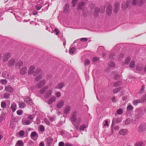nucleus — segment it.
Returning a JSON list of instances; mask_svg holds the SVG:
<instances>
[{
  "mask_svg": "<svg viewBox=\"0 0 146 146\" xmlns=\"http://www.w3.org/2000/svg\"><path fill=\"white\" fill-rule=\"evenodd\" d=\"M145 88V86L144 85H143L141 88L138 91V93L141 94L143 93L144 91Z\"/></svg>",
  "mask_w": 146,
  "mask_h": 146,
  "instance_id": "39",
  "label": "nucleus"
},
{
  "mask_svg": "<svg viewBox=\"0 0 146 146\" xmlns=\"http://www.w3.org/2000/svg\"><path fill=\"white\" fill-rule=\"evenodd\" d=\"M121 82L120 81H118L117 82H114L113 85L114 87H117L121 85Z\"/></svg>",
  "mask_w": 146,
  "mask_h": 146,
  "instance_id": "34",
  "label": "nucleus"
},
{
  "mask_svg": "<svg viewBox=\"0 0 146 146\" xmlns=\"http://www.w3.org/2000/svg\"><path fill=\"white\" fill-rule=\"evenodd\" d=\"M0 82L3 85H5L7 84V81L5 80L1 79L0 80Z\"/></svg>",
  "mask_w": 146,
  "mask_h": 146,
  "instance_id": "43",
  "label": "nucleus"
},
{
  "mask_svg": "<svg viewBox=\"0 0 146 146\" xmlns=\"http://www.w3.org/2000/svg\"><path fill=\"white\" fill-rule=\"evenodd\" d=\"M130 57H128L125 60V63L126 64H128L130 62Z\"/></svg>",
  "mask_w": 146,
  "mask_h": 146,
  "instance_id": "42",
  "label": "nucleus"
},
{
  "mask_svg": "<svg viewBox=\"0 0 146 146\" xmlns=\"http://www.w3.org/2000/svg\"><path fill=\"white\" fill-rule=\"evenodd\" d=\"M19 134L20 136H23L24 134V131L23 130H21L20 131L19 133Z\"/></svg>",
  "mask_w": 146,
  "mask_h": 146,
  "instance_id": "52",
  "label": "nucleus"
},
{
  "mask_svg": "<svg viewBox=\"0 0 146 146\" xmlns=\"http://www.w3.org/2000/svg\"><path fill=\"white\" fill-rule=\"evenodd\" d=\"M11 57V54L8 52L5 53L3 56V61L4 62L7 61Z\"/></svg>",
  "mask_w": 146,
  "mask_h": 146,
  "instance_id": "3",
  "label": "nucleus"
},
{
  "mask_svg": "<svg viewBox=\"0 0 146 146\" xmlns=\"http://www.w3.org/2000/svg\"><path fill=\"white\" fill-rule=\"evenodd\" d=\"M1 106L2 108L5 107L6 106V103L3 101L1 102Z\"/></svg>",
  "mask_w": 146,
  "mask_h": 146,
  "instance_id": "57",
  "label": "nucleus"
},
{
  "mask_svg": "<svg viewBox=\"0 0 146 146\" xmlns=\"http://www.w3.org/2000/svg\"><path fill=\"white\" fill-rule=\"evenodd\" d=\"M32 123V121L27 119H23L22 120V123L24 125H29Z\"/></svg>",
  "mask_w": 146,
  "mask_h": 146,
  "instance_id": "18",
  "label": "nucleus"
},
{
  "mask_svg": "<svg viewBox=\"0 0 146 146\" xmlns=\"http://www.w3.org/2000/svg\"><path fill=\"white\" fill-rule=\"evenodd\" d=\"M86 4V3L81 1L78 4V10H80L81 11L84 9V6Z\"/></svg>",
  "mask_w": 146,
  "mask_h": 146,
  "instance_id": "5",
  "label": "nucleus"
},
{
  "mask_svg": "<svg viewBox=\"0 0 146 146\" xmlns=\"http://www.w3.org/2000/svg\"><path fill=\"white\" fill-rule=\"evenodd\" d=\"M5 90L8 92L11 93L13 92V89L11 86L8 85L5 88Z\"/></svg>",
  "mask_w": 146,
  "mask_h": 146,
  "instance_id": "24",
  "label": "nucleus"
},
{
  "mask_svg": "<svg viewBox=\"0 0 146 146\" xmlns=\"http://www.w3.org/2000/svg\"><path fill=\"white\" fill-rule=\"evenodd\" d=\"M121 122V120L119 118H115L113 119L112 123H115L118 124Z\"/></svg>",
  "mask_w": 146,
  "mask_h": 146,
  "instance_id": "17",
  "label": "nucleus"
},
{
  "mask_svg": "<svg viewBox=\"0 0 146 146\" xmlns=\"http://www.w3.org/2000/svg\"><path fill=\"white\" fill-rule=\"evenodd\" d=\"M133 109L134 108L131 105H128L126 108L127 111H132Z\"/></svg>",
  "mask_w": 146,
  "mask_h": 146,
  "instance_id": "32",
  "label": "nucleus"
},
{
  "mask_svg": "<svg viewBox=\"0 0 146 146\" xmlns=\"http://www.w3.org/2000/svg\"><path fill=\"white\" fill-rule=\"evenodd\" d=\"M42 7L41 5L40 4H38L36 5V9L37 10H39L40 9H41V8Z\"/></svg>",
  "mask_w": 146,
  "mask_h": 146,
  "instance_id": "58",
  "label": "nucleus"
},
{
  "mask_svg": "<svg viewBox=\"0 0 146 146\" xmlns=\"http://www.w3.org/2000/svg\"><path fill=\"white\" fill-rule=\"evenodd\" d=\"M30 136L31 139L35 141L38 137V135L37 133L35 131L31 132Z\"/></svg>",
  "mask_w": 146,
  "mask_h": 146,
  "instance_id": "7",
  "label": "nucleus"
},
{
  "mask_svg": "<svg viewBox=\"0 0 146 146\" xmlns=\"http://www.w3.org/2000/svg\"><path fill=\"white\" fill-rule=\"evenodd\" d=\"M135 62L134 60H132L131 62L129 65V67L132 68H133L134 67L135 65Z\"/></svg>",
  "mask_w": 146,
  "mask_h": 146,
  "instance_id": "37",
  "label": "nucleus"
},
{
  "mask_svg": "<svg viewBox=\"0 0 146 146\" xmlns=\"http://www.w3.org/2000/svg\"><path fill=\"white\" fill-rule=\"evenodd\" d=\"M27 68L24 67L21 70L20 73L21 74L24 75L26 73L27 70Z\"/></svg>",
  "mask_w": 146,
  "mask_h": 146,
  "instance_id": "25",
  "label": "nucleus"
},
{
  "mask_svg": "<svg viewBox=\"0 0 146 146\" xmlns=\"http://www.w3.org/2000/svg\"><path fill=\"white\" fill-rule=\"evenodd\" d=\"M86 128V126L85 125H81L79 127V129L80 130H83L85 128Z\"/></svg>",
  "mask_w": 146,
  "mask_h": 146,
  "instance_id": "48",
  "label": "nucleus"
},
{
  "mask_svg": "<svg viewBox=\"0 0 146 146\" xmlns=\"http://www.w3.org/2000/svg\"><path fill=\"white\" fill-rule=\"evenodd\" d=\"M108 65L110 67H114L115 66L114 63L111 61H110L108 62Z\"/></svg>",
  "mask_w": 146,
  "mask_h": 146,
  "instance_id": "38",
  "label": "nucleus"
},
{
  "mask_svg": "<svg viewBox=\"0 0 146 146\" xmlns=\"http://www.w3.org/2000/svg\"><path fill=\"white\" fill-rule=\"evenodd\" d=\"M145 111L141 109L138 110L137 113L135 115L136 119H138L140 118L144 114Z\"/></svg>",
  "mask_w": 146,
  "mask_h": 146,
  "instance_id": "1",
  "label": "nucleus"
},
{
  "mask_svg": "<svg viewBox=\"0 0 146 146\" xmlns=\"http://www.w3.org/2000/svg\"><path fill=\"white\" fill-rule=\"evenodd\" d=\"M64 85V83L62 82H61L58 84L57 86H56L55 88L58 89H61L62 88Z\"/></svg>",
  "mask_w": 146,
  "mask_h": 146,
  "instance_id": "26",
  "label": "nucleus"
},
{
  "mask_svg": "<svg viewBox=\"0 0 146 146\" xmlns=\"http://www.w3.org/2000/svg\"><path fill=\"white\" fill-rule=\"evenodd\" d=\"M120 78V76L119 75L116 74L113 77V79L115 80H117Z\"/></svg>",
  "mask_w": 146,
  "mask_h": 146,
  "instance_id": "59",
  "label": "nucleus"
},
{
  "mask_svg": "<svg viewBox=\"0 0 146 146\" xmlns=\"http://www.w3.org/2000/svg\"><path fill=\"white\" fill-rule=\"evenodd\" d=\"M143 145V143L141 141H138L135 144V146H141Z\"/></svg>",
  "mask_w": 146,
  "mask_h": 146,
  "instance_id": "47",
  "label": "nucleus"
},
{
  "mask_svg": "<svg viewBox=\"0 0 146 146\" xmlns=\"http://www.w3.org/2000/svg\"><path fill=\"white\" fill-rule=\"evenodd\" d=\"M44 122L46 124L48 125H50V122H49V121H48V120L47 119L45 118L44 119Z\"/></svg>",
  "mask_w": 146,
  "mask_h": 146,
  "instance_id": "61",
  "label": "nucleus"
},
{
  "mask_svg": "<svg viewBox=\"0 0 146 146\" xmlns=\"http://www.w3.org/2000/svg\"><path fill=\"white\" fill-rule=\"evenodd\" d=\"M23 61H20L18 63H17L16 65V67L17 68H19L23 65Z\"/></svg>",
  "mask_w": 146,
  "mask_h": 146,
  "instance_id": "29",
  "label": "nucleus"
},
{
  "mask_svg": "<svg viewBox=\"0 0 146 146\" xmlns=\"http://www.w3.org/2000/svg\"><path fill=\"white\" fill-rule=\"evenodd\" d=\"M46 91V90L43 87L40 90L39 92L41 94H43Z\"/></svg>",
  "mask_w": 146,
  "mask_h": 146,
  "instance_id": "51",
  "label": "nucleus"
},
{
  "mask_svg": "<svg viewBox=\"0 0 146 146\" xmlns=\"http://www.w3.org/2000/svg\"><path fill=\"white\" fill-rule=\"evenodd\" d=\"M120 5L118 3L116 2L115 4L113 12L114 13H117L119 9Z\"/></svg>",
  "mask_w": 146,
  "mask_h": 146,
  "instance_id": "8",
  "label": "nucleus"
},
{
  "mask_svg": "<svg viewBox=\"0 0 146 146\" xmlns=\"http://www.w3.org/2000/svg\"><path fill=\"white\" fill-rule=\"evenodd\" d=\"M40 71V70L39 69H37L35 71L33 74V75L34 76H36L37 74Z\"/></svg>",
  "mask_w": 146,
  "mask_h": 146,
  "instance_id": "44",
  "label": "nucleus"
},
{
  "mask_svg": "<svg viewBox=\"0 0 146 146\" xmlns=\"http://www.w3.org/2000/svg\"><path fill=\"white\" fill-rule=\"evenodd\" d=\"M70 11L69 6L68 4H66L63 7V12L66 13L69 12Z\"/></svg>",
  "mask_w": 146,
  "mask_h": 146,
  "instance_id": "9",
  "label": "nucleus"
},
{
  "mask_svg": "<svg viewBox=\"0 0 146 146\" xmlns=\"http://www.w3.org/2000/svg\"><path fill=\"white\" fill-rule=\"evenodd\" d=\"M76 114L77 113L76 112H74L72 113L71 121L73 124L74 123H75L77 121Z\"/></svg>",
  "mask_w": 146,
  "mask_h": 146,
  "instance_id": "4",
  "label": "nucleus"
},
{
  "mask_svg": "<svg viewBox=\"0 0 146 146\" xmlns=\"http://www.w3.org/2000/svg\"><path fill=\"white\" fill-rule=\"evenodd\" d=\"M10 94L9 93L6 92L4 93L3 95V97L4 98L8 99L9 98Z\"/></svg>",
  "mask_w": 146,
  "mask_h": 146,
  "instance_id": "35",
  "label": "nucleus"
},
{
  "mask_svg": "<svg viewBox=\"0 0 146 146\" xmlns=\"http://www.w3.org/2000/svg\"><path fill=\"white\" fill-rule=\"evenodd\" d=\"M112 8L111 6H109L107 7L106 11V14L108 16L111 15L112 13Z\"/></svg>",
  "mask_w": 146,
  "mask_h": 146,
  "instance_id": "14",
  "label": "nucleus"
},
{
  "mask_svg": "<svg viewBox=\"0 0 146 146\" xmlns=\"http://www.w3.org/2000/svg\"><path fill=\"white\" fill-rule=\"evenodd\" d=\"M130 1H127L126 2H123L122 4V9L125 10L126 9L127 7L129 5Z\"/></svg>",
  "mask_w": 146,
  "mask_h": 146,
  "instance_id": "11",
  "label": "nucleus"
},
{
  "mask_svg": "<svg viewBox=\"0 0 146 146\" xmlns=\"http://www.w3.org/2000/svg\"><path fill=\"white\" fill-rule=\"evenodd\" d=\"M143 68V66L139 64L137 66L136 69L137 70L140 71Z\"/></svg>",
  "mask_w": 146,
  "mask_h": 146,
  "instance_id": "40",
  "label": "nucleus"
},
{
  "mask_svg": "<svg viewBox=\"0 0 146 146\" xmlns=\"http://www.w3.org/2000/svg\"><path fill=\"white\" fill-rule=\"evenodd\" d=\"M146 130V123H143L139 126L138 131L143 132Z\"/></svg>",
  "mask_w": 146,
  "mask_h": 146,
  "instance_id": "2",
  "label": "nucleus"
},
{
  "mask_svg": "<svg viewBox=\"0 0 146 146\" xmlns=\"http://www.w3.org/2000/svg\"><path fill=\"white\" fill-rule=\"evenodd\" d=\"M15 61V60L14 58H12L8 62L7 65L8 66L11 67L14 64Z\"/></svg>",
  "mask_w": 146,
  "mask_h": 146,
  "instance_id": "21",
  "label": "nucleus"
},
{
  "mask_svg": "<svg viewBox=\"0 0 146 146\" xmlns=\"http://www.w3.org/2000/svg\"><path fill=\"white\" fill-rule=\"evenodd\" d=\"M44 126L42 125H40V130L42 131L43 132L44 131Z\"/></svg>",
  "mask_w": 146,
  "mask_h": 146,
  "instance_id": "53",
  "label": "nucleus"
},
{
  "mask_svg": "<svg viewBox=\"0 0 146 146\" xmlns=\"http://www.w3.org/2000/svg\"><path fill=\"white\" fill-rule=\"evenodd\" d=\"M100 12V9L98 7H96L95 9V11L94 13V15L95 17H97L99 15V13Z\"/></svg>",
  "mask_w": 146,
  "mask_h": 146,
  "instance_id": "19",
  "label": "nucleus"
},
{
  "mask_svg": "<svg viewBox=\"0 0 146 146\" xmlns=\"http://www.w3.org/2000/svg\"><path fill=\"white\" fill-rule=\"evenodd\" d=\"M111 133L112 134L114 131H116L118 130L119 128V127L118 125L113 126V123L112 124L111 126Z\"/></svg>",
  "mask_w": 146,
  "mask_h": 146,
  "instance_id": "12",
  "label": "nucleus"
},
{
  "mask_svg": "<svg viewBox=\"0 0 146 146\" xmlns=\"http://www.w3.org/2000/svg\"><path fill=\"white\" fill-rule=\"evenodd\" d=\"M47 143L49 146L51 145V144L52 143L53 139L51 137H49L46 139Z\"/></svg>",
  "mask_w": 146,
  "mask_h": 146,
  "instance_id": "22",
  "label": "nucleus"
},
{
  "mask_svg": "<svg viewBox=\"0 0 146 146\" xmlns=\"http://www.w3.org/2000/svg\"><path fill=\"white\" fill-rule=\"evenodd\" d=\"M140 102V101L138 100H135L133 102V104L134 105H136L137 104Z\"/></svg>",
  "mask_w": 146,
  "mask_h": 146,
  "instance_id": "60",
  "label": "nucleus"
},
{
  "mask_svg": "<svg viewBox=\"0 0 146 146\" xmlns=\"http://www.w3.org/2000/svg\"><path fill=\"white\" fill-rule=\"evenodd\" d=\"M127 129H122L120 130L119 132V133L122 135H124L127 133Z\"/></svg>",
  "mask_w": 146,
  "mask_h": 146,
  "instance_id": "23",
  "label": "nucleus"
},
{
  "mask_svg": "<svg viewBox=\"0 0 146 146\" xmlns=\"http://www.w3.org/2000/svg\"><path fill=\"white\" fill-rule=\"evenodd\" d=\"M120 89L119 88H115L113 90V93L114 94H116L119 92Z\"/></svg>",
  "mask_w": 146,
  "mask_h": 146,
  "instance_id": "56",
  "label": "nucleus"
},
{
  "mask_svg": "<svg viewBox=\"0 0 146 146\" xmlns=\"http://www.w3.org/2000/svg\"><path fill=\"white\" fill-rule=\"evenodd\" d=\"M45 81L42 80L37 83L36 86V87L38 88H40L44 86L45 84Z\"/></svg>",
  "mask_w": 146,
  "mask_h": 146,
  "instance_id": "6",
  "label": "nucleus"
},
{
  "mask_svg": "<svg viewBox=\"0 0 146 146\" xmlns=\"http://www.w3.org/2000/svg\"><path fill=\"white\" fill-rule=\"evenodd\" d=\"M124 56V55L123 54H121L118 56V58L119 59L121 60L123 58Z\"/></svg>",
  "mask_w": 146,
  "mask_h": 146,
  "instance_id": "63",
  "label": "nucleus"
},
{
  "mask_svg": "<svg viewBox=\"0 0 146 146\" xmlns=\"http://www.w3.org/2000/svg\"><path fill=\"white\" fill-rule=\"evenodd\" d=\"M78 0H73L72 2V7H74L75 6L77 3Z\"/></svg>",
  "mask_w": 146,
  "mask_h": 146,
  "instance_id": "46",
  "label": "nucleus"
},
{
  "mask_svg": "<svg viewBox=\"0 0 146 146\" xmlns=\"http://www.w3.org/2000/svg\"><path fill=\"white\" fill-rule=\"evenodd\" d=\"M2 76L3 78H7L9 75L7 74L6 72H4L2 73Z\"/></svg>",
  "mask_w": 146,
  "mask_h": 146,
  "instance_id": "55",
  "label": "nucleus"
},
{
  "mask_svg": "<svg viewBox=\"0 0 146 146\" xmlns=\"http://www.w3.org/2000/svg\"><path fill=\"white\" fill-rule=\"evenodd\" d=\"M64 102L62 100L59 101L57 104L56 106L58 108H61L64 106Z\"/></svg>",
  "mask_w": 146,
  "mask_h": 146,
  "instance_id": "13",
  "label": "nucleus"
},
{
  "mask_svg": "<svg viewBox=\"0 0 146 146\" xmlns=\"http://www.w3.org/2000/svg\"><path fill=\"white\" fill-rule=\"evenodd\" d=\"M34 118L35 115L33 114H30L27 117L28 119H29L30 121H32V122L33 121V119Z\"/></svg>",
  "mask_w": 146,
  "mask_h": 146,
  "instance_id": "33",
  "label": "nucleus"
},
{
  "mask_svg": "<svg viewBox=\"0 0 146 146\" xmlns=\"http://www.w3.org/2000/svg\"><path fill=\"white\" fill-rule=\"evenodd\" d=\"M111 100L113 102H116L118 101V100L117 99L116 97L114 96L113 97L111 98Z\"/></svg>",
  "mask_w": 146,
  "mask_h": 146,
  "instance_id": "49",
  "label": "nucleus"
},
{
  "mask_svg": "<svg viewBox=\"0 0 146 146\" xmlns=\"http://www.w3.org/2000/svg\"><path fill=\"white\" fill-rule=\"evenodd\" d=\"M19 106L20 108H22L25 107L26 104L24 102H21L19 103Z\"/></svg>",
  "mask_w": 146,
  "mask_h": 146,
  "instance_id": "31",
  "label": "nucleus"
},
{
  "mask_svg": "<svg viewBox=\"0 0 146 146\" xmlns=\"http://www.w3.org/2000/svg\"><path fill=\"white\" fill-rule=\"evenodd\" d=\"M143 102L146 101V95H144L141 98Z\"/></svg>",
  "mask_w": 146,
  "mask_h": 146,
  "instance_id": "62",
  "label": "nucleus"
},
{
  "mask_svg": "<svg viewBox=\"0 0 146 146\" xmlns=\"http://www.w3.org/2000/svg\"><path fill=\"white\" fill-rule=\"evenodd\" d=\"M90 63V61L89 59H86L84 62V64L86 65H89Z\"/></svg>",
  "mask_w": 146,
  "mask_h": 146,
  "instance_id": "50",
  "label": "nucleus"
},
{
  "mask_svg": "<svg viewBox=\"0 0 146 146\" xmlns=\"http://www.w3.org/2000/svg\"><path fill=\"white\" fill-rule=\"evenodd\" d=\"M42 78V75H39L35 78V80L36 81H38L41 79Z\"/></svg>",
  "mask_w": 146,
  "mask_h": 146,
  "instance_id": "41",
  "label": "nucleus"
},
{
  "mask_svg": "<svg viewBox=\"0 0 146 146\" xmlns=\"http://www.w3.org/2000/svg\"><path fill=\"white\" fill-rule=\"evenodd\" d=\"M35 69V67L34 66H31L29 68L28 74L29 75H31L32 74H33V73L34 72V70Z\"/></svg>",
  "mask_w": 146,
  "mask_h": 146,
  "instance_id": "10",
  "label": "nucleus"
},
{
  "mask_svg": "<svg viewBox=\"0 0 146 146\" xmlns=\"http://www.w3.org/2000/svg\"><path fill=\"white\" fill-rule=\"evenodd\" d=\"M75 48L74 47L71 48H70L69 50V52L70 54H72L75 52Z\"/></svg>",
  "mask_w": 146,
  "mask_h": 146,
  "instance_id": "36",
  "label": "nucleus"
},
{
  "mask_svg": "<svg viewBox=\"0 0 146 146\" xmlns=\"http://www.w3.org/2000/svg\"><path fill=\"white\" fill-rule=\"evenodd\" d=\"M52 91L49 90L47 91L44 94V97L45 98H48L52 95Z\"/></svg>",
  "mask_w": 146,
  "mask_h": 146,
  "instance_id": "15",
  "label": "nucleus"
},
{
  "mask_svg": "<svg viewBox=\"0 0 146 146\" xmlns=\"http://www.w3.org/2000/svg\"><path fill=\"white\" fill-rule=\"evenodd\" d=\"M56 100V97L54 96H52L50 98L48 99V103L49 104H51L53 102H54Z\"/></svg>",
  "mask_w": 146,
  "mask_h": 146,
  "instance_id": "16",
  "label": "nucleus"
},
{
  "mask_svg": "<svg viewBox=\"0 0 146 146\" xmlns=\"http://www.w3.org/2000/svg\"><path fill=\"white\" fill-rule=\"evenodd\" d=\"M24 144L22 141L18 140L16 142L15 146H24Z\"/></svg>",
  "mask_w": 146,
  "mask_h": 146,
  "instance_id": "27",
  "label": "nucleus"
},
{
  "mask_svg": "<svg viewBox=\"0 0 146 146\" xmlns=\"http://www.w3.org/2000/svg\"><path fill=\"white\" fill-rule=\"evenodd\" d=\"M99 58L97 57H95L93 59V62H95L97 61H99Z\"/></svg>",
  "mask_w": 146,
  "mask_h": 146,
  "instance_id": "64",
  "label": "nucleus"
},
{
  "mask_svg": "<svg viewBox=\"0 0 146 146\" xmlns=\"http://www.w3.org/2000/svg\"><path fill=\"white\" fill-rule=\"evenodd\" d=\"M71 109V107L70 106H67L65 107L64 111V112L66 114H67L70 112Z\"/></svg>",
  "mask_w": 146,
  "mask_h": 146,
  "instance_id": "20",
  "label": "nucleus"
},
{
  "mask_svg": "<svg viewBox=\"0 0 146 146\" xmlns=\"http://www.w3.org/2000/svg\"><path fill=\"white\" fill-rule=\"evenodd\" d=\"M123 110L122 109H119L117 110V112L118 114H121L123 112Z\"/></svg>",
  "mask_w": 146,
  "mask_h": 146,
  "instance_id": "45",
  "label": "nucleus"
},
{
  "mask_svg": "<svg viewBox=\"0 0 146 146\" xmlns=\"http://www.w3.org/2000/svg\"><path fill=\"white\" fill-rule=\"evenodd\" d=\"M24 101L27 103L29 104H30L31 102L30 98L28 97H27L24 99Z\"/></svg>",
  "mask_w": 146,
  "mask_h": 146,
  "instance_id": "30",
  "label": "nucleus"
},
{
  "mask_svg": "<svg viewBox=\"0 0 146 146\" xmlns=\"http://www.w3.org/2000/svg\"><path fill=\"white\" fill-rule=\"evenodd\" d=\"M17 114L19 115H22L23 113V111L22 110H19L17 111Z\"/></svg>",
  "mask_w": 146,
  "mask_h": 146,
  "instance_id": "54",
  "label": "nucleus"
},
{
  "mask_svg": "<svg viewBox=\"0 0 146 146\" xmlns=\"http://www.w3.org/2000/svg\"><path fill=\"white\" fill-rule=\"evenodd\" d=\"M11 108L12 109V111L13 112L15 111L17 108V105L16 104L13 103L11 105Z\"/></svg>",
  "mask_w": 146,
  "mask_h": 146,
  "instance_id": "28",
  "label": "nucleus"
}]
</instances>
